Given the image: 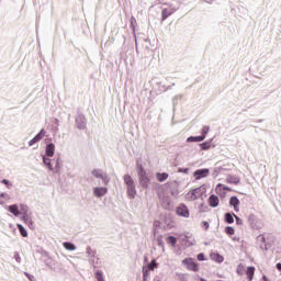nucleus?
Masks as SVG:
<instances>
[{
  "label": "nucleus",
  "mask_w": 281,
  "mask_h": 281,
  "mask_svg": "<svg viewBox=\"0 0 281 281\" xmlns=\"http://www.w3.org/2000/svg\"><path fill=\"white\" fill-rule=\"evenodd\" d=\"M60 157L48 158L47 156H43V164L47 167L48 170L53 171V173L57 175L60 170Z\"/></svg>",
  "instance_id": "obj_1"
},
{
  "label": "nucleus",
  "mask_w": 281,
  "mask_h": 281,
  "mask_svg": "<svg viewBox=\"0 0 281 281\" xmlns=\"http://www.w3.org/2000/svg\"><path fill=\"white\" fill-rule=\"evenodd\" d=\"M137 175L139 179V186L144 189L149 188L150 178L149 175L145 171L143 165H137Z\"/></svg>",
  "instance_id": "obj_2"
},
{
  "label": "nucleus",
  "mask_w": 281,
  "mask_h": 281,
  "mask_svg": "<svg viewBox=\"0 0 281 281\" xmlns=\"http://www.w3.org/2000/svg\"><path fill=\"white\" fill-rule=\"evenodd\" d=\"M123 181H125V184L127 187V195L131 200H134L136 196V188H135V181L133 180L132 176L126 173L123 176Z\"/></svg>",
  "instance_id": "obj_3"
},
{
  "label": "nucleus",
  "mask_w": 281,
  "mask_h": 281,
  "mask_svg": "<svg viewBox=\"0 0 281 281\" xmlns=\"http://www.w3.org/2000/svg\"><path fill=\"white\" fill-rule=\"evenodd\" d=\"M203 193H205V191L202 188L192 189L186 194V200L189 202L196 201Z\"/></svg>",
  "instance_id": "obj_4"
},
{
  "label": "nucleus",
  "mask_w": 281,
  "mask_h": 281,
  "mask_svg": "<svg viewBox=\"0 0 281 281\" xmlns=\"http://www.w3.org/2000/svg\"><path fill=\"white\" fill-rule=\"evenodd\" d=\"M248 223H249V226L252 228V229H261L263 227V221L261 218H259L257 215L255 214H250L249 217H248Z\"/></svg>",
  "instance_id": "obj_5"
},
{
  "label": "nucleus",
  "mask_w": 281,
  "mask_h": 281,
  "mask_svg": "<svg viewBox=\"0 0 281 281\" xmlns=\"http://www.w3.org/2000/svg\"><path fill=\"white\" fill-rule=\"evenodd\" d=\"M91 175L93 178L101 179L103 186H108L109 182H111V178L108 177V173H104L102 169H94L92 170Z\"/></svg>",
  "instance_id": "obj_6"
},
{
  "label": "nucleus",
  "mask_w": 281,
  "mask_h": 281,
  "mask_svg": "<svg viewBox=\"0 0 281 281\" xmlns=\"http://www.w3.org/2000/svg\"><path fill=\"white\" fill-rule=\"evenodd\" d=\"M178 10H179V8L175 7L173 4H169L167 7H164L162 12H161V15H162L161 21L168 20V18L171 16Z\"/></svg>",
  "instance_id": "obj_7"
},
{
  "label": "nucleus",
  "mask_w": 281,
  "mask_h": 281,
  "mask_svg": "<svg viewBox=\"0 0 281 281\" xmlns=\"http://www.w3.org/2000/svg\"><path fill=\"white\" fill-rule=\"evenodd\" d=\"M182 265L187 266L188 270H191L193 272H198L199 271V263L194 262L193 258H186L182 260Z\"/></svg>",
  "instance_id": "obj_8"
},
{
  "label": "nucleus",
  "mask_w": 281,
  "mask_h": 281,
  "mask_svg": "<svg viewBox=\"0 0 281 281\" xmlns=\"http://www.w3.org/2000/svg\"><path fill=\"white\" fill-rule=\"evenodd\" d=\"M210 176V169H196L193 173L195 180H201L202 178H207Z\"/></svg>",
  "instance_id": "obj_9"
},
{
  "label": "nucleus",
  "mask_w": 281,
  "mask_h": 281,
  "mask_svg": "<svg viewBox=\"0 0 281 281\" xmlns=\"http://www.w3.org/2000/svg\"><path fill=\"white\" fill-rule=\"evenodd\" d=\"M177 214H178V216H181L183 218L190 217V211H189L188 206L184 204L177 206Z\"/></svg>",
  "instance_id": "obj_10"
},
{
  "label": "nucleus",
  "mask_w": 281,
  "mask_h": 281,
  "mask_svg": "<svg viewBox=\"0 0 281 281\" xmlns=\"http://www.w3.org/2000/svg\"><path fill=\"white\" fill-rule=\"evenodd\" d=\"M231 170L229 168H227L226 166H221L218 162L215 164L214 168H213V178H217L220 176V173L225 172Z\"/></svg>",
  "instance_id": "obj_11"
},
{
  "label": "nucleus",
  "mask_w": 281,
  "mask_h": 281,
  "mask_svg": "<svg viewBox=\"0 0 281 281\" xmlns=\"http://www.w3.org/2000/svg\"><path fill=\"white\" fill-rule=\"evenodd\" d=\"M76 122H77V127L79 130H86L87 128V119H86L85 114L79 113L77 119H76Z\"/></svg>",
  "instance_id": "obj_12"
},
{
  "label": "nucleus",
  "mask_w": 281,
  "mask_h": 281,
  "mask_svg": "<svg viewBox=\"0 0 281 281\" xmlns=\"http://www.w3.org/2000/svg\"><path fill=\"white\" fill-rule=\"evenodd\" d=\"M105 194H108V188H104V187L93 188V195L97 196L98 199L103 198Z\"/></svg>",
  "instance_id": "obj_13"
},
{
  "label": "nucleus",
  "mask_w": 281,
  "mask_h": 281,
  "mask_svg": "<svg viewBox=\"0 0 281 281\" xmlns=\"http://www.w3.org/2000/svg\"><path fill=\"white\" fill-rule=\"evenodd\" d=\"M56 153V146L53 143H49L45 147V156L48 158L54 157V154Z\"/></svg>",
  "instance_id": "obj_14"
},
{
  "label": "nucleus",
  "mask_w": 281,
  "mask_h": 281,
  "mask_svg": "<svg viewBox=\"0 0 281 281\" xmlns=\"http://www.w3.org/2000/svg\"><path fill=\"white\" fill-rule=\"evenodd\" d=\"M240 179L237 176L228 175L226 176V183L237 186L239 184Z\"/></svg>",
  "instance_id": "obj_15"
},
{
  "label": "nucleus",
  "mask_w": 281,
  "mask_h": 281,
  "mask_svg": "<svg viewBox=\"0 0 281 281\" xmlns=\"http://www.w3.org/2000/svg\"><path fill=\"white\" fill-rule=\"evenodd\" d=\"M210 206L216 209L220 205V198L215 194H212L209 199Z\"/></svg>",
  "instance_id": "obj_16"
},
{
  "label": "nucleus",
  "mask_w": 281,
  "mask_h": 281,
  "mask_svg": "<svg viewBox=\"0 0 281 281\" xmlns=\"http://www.w3.org/2000/svg\"><path fill=\"white\" fill-rule=\"evenodd\" d=\"M229 205L233 206L235 212L239 211V200L237 196H232L229 199Z\"/></svg>",
  "instance_id": "obj_17"
},
{
  "label": "nucleus",
  "mask_w": 281,
  "mask_h": 281,
  "mask_svg": "<svg viewBox=\"0 0 281 281\" xmlns=\"http://www.w3.org/2000/svg\"><path fill=\"white\" fill-rule=\"evenodd\" d=\"M224 222L226 224H234L235 223V213H225L224 214Z\"/></svg>",
  "instance_id": "obj_18"
},
{
  "label": "nucleus",
  "mask_w": 281,
  "mask_h": 281,
  "mask_svg": "<svg viewBox=\"0 0 281 281\" xmlns=\"http://www.w3.org/2000/svg\"><path fill=\"white\" fill-rule=\"evenodd\" d=\"M203 140H205V136H189L188 138H187V143H201V142H203Z\"/></svg>",
  "instance_id": "obj_19"
},
{
  "label": "nucleus",
  "mask_w": 281,
  "mask_h": 281,
  "mask_svg": "<svg viewBox=\"0 0 281 281\" xmlns=\"http://www.w3.org/2000/svg\"><path fill=\"white\" fill-rule=\"evenodd\" d=\"M8 211L12 213L15 217L20 216V207L16 204L8 206Z\"/></svg>",
  "instance_id": "obj_20"
},
{
  "label": "nucleus",
  "mask_w": 281,
  "mask_h": 281,
  "mask_svg": "<svg viewBox=\"0 0 281 281\" xmlns=\"http://www.w3.org/2000/svg\"><path fill=\"white\" fill-rule=\"evenodd\" d=\"M211 259H212L213 261H215V262H218V263H222V262H224V260H225L224 256H222V255H220V254H217V252L211 254Z\"/></svg>",
  "instance_id": "obj_21"
},
{
  "label": "nucleus",
  "mask_w": 281,
  "mask_h": 281,
  "mask_svg": "<svg viewBox=\"0 0 281 281\" xmlns=\"http://www.w3.org/2000/svg\"><path fill=\"white\" fill-rule=\"evenodd\" d=\"M88 258H89V263L91 265V267H92L93 269H97V266H98V263H99V257H98V255H93V257L89 256Z\"/></svg>",
  "instance_id": "obj_22"
},
{
  "label": "nucleus",
  "mask_w": 281,
  "mask_h": 281,
  "mask_svg": "<svg viewBox=\"0 0 281 281\" xmlns=\"http://www.w3.org/2000/svg\"><path fill=\"white\" fill-rule=\"evenodd\" d=\"M189 238H190V237H189L188 235H182V236H181L182 245H184L186 247H191V246L194 245V243L191 241Z\"/></svg>",
  "instance_id": "obj_23"
},
{
  "label": "nucleus",
  "mask_w": 281,
  "mask_h": 281,
  "mask_svg": "<svg viewBox=\"0 0 281 281\" xmlns=\"http://www.w3.org/2000/svg\"><path fill=\"white\" fill-rule=\"evenodd\" d=\"M64 248L68 251H76L77 247L74 243H70V241H65L63 244Z\"/></svg>",
  "instance_id": "obj_24"
},
{
  "label": "nucleus",
  "mask_w": 281,
  "mask_h": 281,
  "mask_svg": "<svg viewBox=\"0 0 281 281\" xmlns=\"http://www.w3.org/2000/svg\"><path fill=\"white\" fill-rule=\"evenodd\" d=\"M86 255H88V257L94 258V256L98 255V251H97V249L88 246V247H86Z\"/></svg>",
  "instance_id": "obj_25"
},
{
  "label": "nucleus",
  "mask_w": 281,
  "mask_h": 281,
  "mask_svg": "<svg viewBox=\"0 0 281 281\" xmlns=\"http://www.w3.org/2000/svg\"><path fill=\"white\" fill-rule=\"evenodd\" d=\"M255 271H256V268L252 266L247 268V277H248L249 281L254 280Z\"/></svg>",
  "instance_id": "obj_26"
},
{
  "label": "nucleus",
  "mask_w": 281,
  "mask_h": 281,
  "mask_svg": "<svg viewBox=\"0 0 281 281\" xmlns=\"http://www.w3.org/2000/svg\"><path fill=\"white\" fill-rule=\"evenodd\" d=\"M18 231L20 233V236L27 237L29 232L23 227L22 224H16Z\"/></svg>",
  "instance_id": "obj_27"
},
{
  "label": "nucleus",
  "mask_w": 281,
  "mask_h": 281,
  "mask_svg": "<svg viewBox=\"0 0 281 281\" xmlns=\"http://www.w3.org/2000/svg\"><path fill=\"white\" fill-rule=\"evenodd\" d=\"M46 130L43 128L40 133H37L33 138L36 139L37 142H41L43 137H46Z\"/></svg>",
  "instance_id": "obj_28"
},
{
  "label": "nucleus",
  "mask_w": 281,
  "mask_h": 281,
  "mask_svg": "<svg viewBox=\"0 0 281 281\" xmlns=\"http://www.w3.org/2000/svg\"><path fill=\"white\" fill-rule=\"evenodd\" d=\"M22 215V221L25 223V224H31V221H32V213H23L21 214Z\"/></svg>",
  "instance_id": "obj_29"
},
{
  "label": "nucleus",
  "mask_w": 281,
  "mask_h": 281,
  "mask_svg": "<svg viewBox=\"0 0 281 281\" xmlns=\"http://www.w3.org/2000/svg\"><path fill=\"white\" fill-rule=\"evenodd\" d=\"M30 207L25 204H20V211H19V215L21 214H30Z\"/></svg>",
  "instance_id": "obj_30"
},
{
  "label": "nucleus",
  "mask_w": 281,
  "mask_h": 281,
  "mask_svg": "<svg viewBox=\"0 0 281 281\" xmlns=\"http://www.w3.org/2000/svg\"><path fill=\"white\" fill-rule=\"evenodd\" d=\"M156 178L159 182H164L169 178V173H156Z\"/></svg>",
  "instance_id": "obj_31"
},
{
  "label": "nucleus",
  "mask_w": 281,
  "mask_h": 281,
  "mask_svg": "<svg viewBox=\"0 0 281 281\" xmlns=\"http://www.w3.org/2000/svg\"><path fill=\"white\" fill-rule=\"evenodd\" d=\"M212 140H206L200 144L201 150H209L211 148Z\"/></svg>",
  "instance_id": "obj_32"
},
{
  "label": "nucleus",
  "mask_w": 281,
  "mask_h": 281,
  "mask_svg": "<svg viewBox=\"0 0 281 281\" xmlns=\"http://www.w3.org/2000/svg\"><path fill=\"white\" fill-rule=\"evenodd\" d=\"M177 243H178V239L176 237H173V236H168L167 237V244L168 245H171L172 247H175L177 245Z\"/></svg>",
  "instance_id": "obj_33"
},
{
  "label": "nucleus",
  "mask_w": 281,
  "mask_h": 281,
  "mask_svg": "<svg viewBox=\"0 0 281 281\" xmlns=\"http://www.w3.org/2000/svg\"><path fill=\"white\" fill-rule=\"evenodd\" d=\"M225 234L228 236H234L235 235V228L232 226H226L224 229Z\"/></svg>",
  "instance_id": "obj_34"
},
{
  "label": "nucleus",
  "mask_w": 281,
  "mask_h": 281,
  "mask_svg": "<svg viewBox=\"0 0 281 281\" xmlns=\"http://www.w3.org/2000/svg\"><path fill=\"white\" fill-rule=\"evenodd\" d=\"M157 262L155 259H153V261H150L147 266H146V269H148L149 271H154V269L157 268Z\"/></svg>",
  "instance_id": "obj_35"
},
{
  "label": "nucleus",
  "mask_w": 281,
  "mask_h": 281,
  "mask_svg": "<svg viewBox=\"0 0 281 281\" xmlns=\"http://www.w3.org/2000/svg\"><path fill=\"white\" fill-rule=\"evenodd\" d=\"M149 269L146 268V266L143 267V277H144V281H148L149 279Z\"/></svg>",
  "instance_id": "obj_36"
},
{
  "label": "nucleus",
  "mask_w": 281,
  "mask_h": 281,
  "mask_svg": "<svg viewBox=\"0 0 281 281\" xmlns=\"http://www.w3.org/2000/svg\"><path fill=\"white\" fill-rule=\"evenodd\" d=\"M198 211H199L200 213H206V212H209V206L205 205V203H202V204L198 207Z\"/></svg>",
  "instance_id": "obj_37"
},
{
  "label": "nucleus",
  "mask_w": 281,
  "mask_h": 281,
  "mask_svg": "<svg viewBox=\"0 0 281 281\" xmlns=\"http://www.w3.org/2000/svg\"><path fill=\"white\" fill-rule=\"evenodd\" d=\"M94 277H97V280L98 281H105L104 280V277H103V272L102 271H97V272H94Z\"/></svg>",
  "instance_id": "obj_38"
},
{
  "label": "nucleus",
  "mask_w": 281,
  "mask_h": 281,
  "mask_svg": "<svg viewBox=\"0 0 281 281\" xmlns=\"http://www.w3.org/2000/svg\"><path fill=\"white\" fill-rule=\"evenodd\" d=\"M209 132H210V126H203L202 132H201V134H202L201 137L206 138Z\"/></svg>",
  "instance_id": "obj_39"
},
{
  "label": "nucleus",
  "mask_w": 281,
  "mask_h": 281,
  "mask_svg": "<svg viewBox=\"0 0 281 281\" xmlns=\"http://www.w3.org/2000/svg\"><path fill=\"white\" fill-rule=\"evenodd\" d=\"M2 184L7 186L8 189H11L13 187L12 182L8 179H3Z\"/></svg>",
  "instance_id": "obj_40"
},
{
  "label": "nucleus",
  "mask_w": 281,
  "mask_h": 281,
  "mask_svg": "<svg viewBox=\"0 0 281 281\" xmlns=\"http://www.w3.org/2000/svg\"><path fill=\"white\" fill-rule=\"evenodd\" d=\"M257 241L260 243L261 245H265L266 244V237L263 235H259L257 237Z\"/></svg>",
  "instance_id": "obj_41"
},
{
  "label": "nucleus",
  "mask_w": 281,
  "mask_h": 281,
  "mask_svg": "<svg viewBox=\"0 0 281 281\" xmlns=\"http://www.w3.org/2000/svg\"><path fill=\"white\" fill-rule=\"evenodd\" d=\"M234 218H235V222L237 223V225L244 224V221L238 215L234 214Z\"/></svg>",
  "instance_id": "obj_42"
},
{
  "label": "nucleus",
  "mask_w": 281,
  "mask_h": 281,
  "mask_svg": "<svg viewBox=\"0 0 281 281\" xmlns=\"http://www.w3.org/2000/svg\"><path fill=\"white\" fill-rule=\"evenodd\" d=\"M24 276L27 278L29 281H36V278H34V276L29 272H24Z\"/></svg>",
  "instance_id": "obj_43"
},
{
  "label": "nucleus",
  "mask_w": 281,
  "mask_h": 281,
  "mask_svg": "<svg viewBox=\"0 0 281 281\" xmlns=\"http://www.w3.org/2000/svg\"><path fill=\"white\" fill-rule=\"evenodd\" d=\"M0 199H5L7 201H9L11 198H10L9 193L2 192V193H0Z\"/></svg>",
  "instance_id": "obj_44"
},
{
  "label": "nucleus",
  "mask_w": 281,
  "mask_h": 281,
  "mask_svg": "<svg viewBox=\"0 0 281 281\" xmlns=\"http://www.w3.org/2000/svg\"><path fill=\"white\" fill-rule=\"evenodd\" d=\"M157 3L158 4H164L166 7H169V4H171V3L168 2V0H157Z\"/></svg>",
  "instance_id": "obj_45"
},
{
  "label": "nucleus",
  "mask_w": 281,
  "mask_h": 281,
  "mask_svg": "<svg viewBox=\"0 0 281 281\" xmlns=\"http://www.w3.org/2000/svg\"><path fill=\"white\" fill-rule=\"evenodd\" d=\"M189 168H178V172H180V173H186V175H188L189 173Z\"/></svg>",
  "instance_id": "obj_46"
},
{
  "label": "nucleus",
  "mask_w": 281,
  "mask_h": 281,
  "mask_svg": "<svg viewBox=\"0 0 281 281\" xmlns=\"http://www.w3.org/2000/svg\"><path fill=\"white\" fill-rule=\"evenodd\" d=\"M218 189H223L224 191H228V192L231 191V189L228 187L221 184V183L217 186V190Z\"/></svg>",
  "instance_id": "obj_47"
},
{
  "label": "nucleus",
  "mask_w": 281,
  "mask_h": 281,
  "mask_svg": "<svg viewBox=\"0 0 281 281\" xmlns=\"http://www.w3.org/2000/svg\"><path fill=\"white\" fill-rule=\"evenodd\" d=\"M196 260L204 261L205 260V255L204 254L196 255Z\"/></svg>",
  "instance_id": "obj_48"
},
{
  "label": "nucleus",
  "mask_w": 281,
  "mask_h": 281,
  "mask_svg": "<svg viewBox=\"0 0 281 281\" xmlns=\"http://www.w3.org/2000/svg\"><path fill=\"white\" fill-rule=\"evenodd\" d=\"M14 260L18 262V263H21V256L19 252H15L14 254Z\"/></svg>",
  "instance_id": "obj_49"
},
{
  "label": "nucleus",
  "mask_w": 281,
  "mask_h": 281,
  "mask_svg": "<svg viewBox=\"0 0 281 281\" xmlns=\"http://www.w3.org/2000/svg\"><path fill=\"white\" fill-rule=\"evenodd\" d=\"M202 227H204L205 231L210 228V223L209 222H202Z\"/></svg>",
  "instance_id": "obj_50"
},
{
  "label": "nucleus",
  "mask_w": 281,
  "mask_h": 281,
  "mask_svg": "<svg viewBox=\"0 0 281 281\" xmlns=\"http://www.w3.org/2000/svg\"><path fill=\"white\" fill-rule=\"evenodd\" d=\"M38 142L36 139L29 140V146L32 147L34 144H37Z\"/></svg>",
  "instance_id": "obj_51"
},
{
  "label": "nucleus",
  "mask_w": 281,
  "mask_h": 281,
  "mask_svg": "<svg viewBox=\"0 0 281 281\" xmlns=\"http://www.w3.org/2000/svg\"><path fill=\"white\" fill-rule=\"evenodd\" d=\"M45 266H46L48 269H52V270H53V266H52V263H50V262L45 261Z\"/></svg>",
  "instance_id": "obj_52"
},
{
  "label": "nucleus",
  "mask_w": 281,
  "mask_h": 281,
  "mask_svg": "<svg viewBox=\"0 0 281 281\" xmlns=\"http://www.w3.org/2000/svg\"><path fill=\"white\" fill-rule=\"evenodd\" d=\"M26 225H27V227H31V228H33L34 227V223H33V221H31V223H25Z\"/></svg>",
  "instance_id": "obj_53"
},
{
  "label": "nucleus",
  "mask_w": 281,
  "mask_h": 281,
  "mask_svg": "<svg viewBox=\"0 0 281 281\" xmlns=\"http://www.w3.org/2000/svg\"><path fill=\"white\" fill-rule=\"evenodd\" d=\"M277 269L281 271V263H277Z\"/></svg>",
  "instance_id": "obj_54"
},
{
  "label": "nucleus",
  "mask_w": 281,
  "mask_h": 281,
  "mask_svg": "<svg viewBox=\"0 0 281 281\" xmlns=\"http://www.w3.org/2000/svg\"><path fill=\"white\" fill-rule=\"evenodd\" d=\"M261 281H269L268 278L266 276H262Z\"/></svg>",
  "instance_id": "obj_55"
},
{
  "label": "nucleus",
  "mask_w": 281,
  "mask_h": 281,
  "mask_svg": "<svg viewBox=\"0 0 281 281\" xmlns=\"http://www.w3.org/2000/svg\"><path fill=\"white\" fill-rule=\"evenodd\" d=\"M162 88H164L162 91L171 89V87L165 88V86H162Z\"/></svg>",
  "instance_id": "obj_56"
},
{
  "label": "nucleus",
  "mask_w": 281,
  "mask_h": 281,
  "mask_svg": "<svg viewBox=\"0 0 281 281\" xmlns=\"http://www.w3.org/2000/svg\"><path fill=\"white\" fill-rule=\"evenodd\" d=\"M135 21V18H131V24H133Z\"/></svg>",
  "instance_id": "obj_57"
},
{
  "label": "nucleus",
  "mask_w": 281,
  "mask_h": 281,
  "mask_svg": "<svg viewBox=\"0 0 281 281\" xmlns=\"http://www.w3.org/2000/svg\"><path fill=\"white\" fill-rule=\"evenodd\" d=\"M55 124L59 125V120L58 119H55Z\"/></svg>",
  "instance_id": "obj_58"
},
{
  "label": "nucleus",
  "mask_w": 281,
  "mask_h": 281,
  "mask_svg": "<svg viewBox=\"0 0 281 281\" xmlns=\"http://www.w3.org/2000/svg\"><path fill=\"white\" fill-rule=\"evenodd\" d=\"M182 98V95H177L176 98H175V100H179V99H181Z\"/></svg>",
  "instance_id": "obj_59"
},
{
  "label": "nucleus",
  "mask_w": 281,
  "mask_h": 281,
  "mask_svg": "<svg viewBox=\"0 0 281 281\" xmlns=\"http://www.w3.org/2000/svg\"><path fill=\"white\" fill-rule=\"evenodd\" d=\"M157 241H158L159 245H161V239H160V237L157 238Z\"/></svg>",
  "instance_id": "obj_60"
},
{
  "label": "nucleus",
  "mask_w": 281,
  "mask_h": 281,
  "mask_svg": "<svg viewBox=\"0 0 281 281\" xmlns=\"http://www.w3.org/2000/svg\"><path fill=\"white\" fill-rule=\"evenodd\" d=\"M237 273L240 276L241 273H240V268H239V266H238V268H237Z\"/></svg>",
  "instance_id": "obj_61"
},
{
  "label": "nucleus",
  "mask_w": 281,
  "mask_h": 281,
  "mask_svg": "<svg viewBox=\"0 0 281 281\" xmlns=\"http://www.w3.org/2000/svg\"><path fill=\"white\" fill-rule=\"evenodd\" d=\"M200 281H207L206 279L200 278Z\"/></svg>",
  "instance_id": "obj_62"
},
{
  "label": "nucleus",
  "mask_w": 281,
  "mask_h": 281,
  "mask_svg": "<svg viewBox=\"0 0 281 281\" xmlns=\"http://www.w3.org/2000/svg\"><path fill=\"white\" fill-rule=\"evenodd\" d=\"M155 281H160V280H155Z\"/></svg>",
  "instance_id": "obj_63"
}]
</instances>
